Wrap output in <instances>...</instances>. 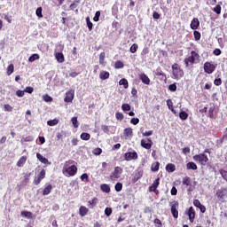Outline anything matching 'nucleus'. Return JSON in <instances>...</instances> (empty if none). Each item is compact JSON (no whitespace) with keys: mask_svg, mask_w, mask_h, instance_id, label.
<instances>
[{"mask_svg":"<svg viewBox=\"0 0 227 227\" xmlns=\"http://www.w3.org/2000/svg\"><path fill=\"white\" fill-rule=\"evenodd\" d=\"M73 164L74 160L65 162L62 168V173L65 176H75V175H77V167Z\"/></svg>","mask_w":227,"mask_h":227,"instance_id":"obj_1","label":"nucleus"},{"mask_svg":"<svg viewBox=\"0 0 227 227\" xmlns=\"http://www.w3.org/2000/svg\"><path fill=\"white\" fill-rule=\"evenodd\" d=\"M205 153H208V149H206L204 151V153L194 155L192 157L193 160L195 162H198L201 166H207V162H208V156H207V154H205Z\"/></svg>","mask_w":227,"mask_h":227,"instance_id":"obj_2","label":"nucleus"},{"mask_svg":"<svg viewBox=\"0 0 227 227\" xmlns=\"http://www.w3.org/2000/svg\"><path fill=\"white\" fill-rule=\"evenodd\" d=\"M172 75L174 79H182L184 77V70L180 67L177 63L172 65Z\"/></svg>","mask_w":227,"mask_h":227,"instance_id":"obj_3","label":"nucleus"},{"mask_svg":"<svg viewBox=\"0 0 227 227\" xmlns=\"http://www.w3.org/2000/svg\"><path fill=\"white\" fill-rule=\"evenodd\" d=\"M196 59H200V54H198V52L192 51L191 52V56L184 59V63H185L186 67H189V65H194V61H196Z\"/></svg>","mask_w":227,"mask_h":227,"instance_id":"obj_4","label":"nucleus"},{"mask_svg":"<svg viewBox=\"0 0 227 227\" xmlns=\"http://www.w3.org/2000/svg\"><path fill=\"white\" fill-rule=\"evenodd\" d=\"M171 214L174 219H178V201L174 200L170 202Z\"/></svg>","mask_w":227,"mask_h":227,"instance_id":"obj_5","label":"nucleus"},{"mask_svg":"<svg viewBox=\"0 0 227 227\" xmlns=\"http://www.w3.org/2000/svg\"><path fill=\"white\" fill-rule=\"evenodd\" d=\"M215 71V65H214L211 62H205L204 64V72H206V74H214V72Z\"/></svg>","mask_w":227,"mask_h":227,"instance_id":"obj_6","label":"nucleus"},{"mask_svg":"<svg viewBox=\"0 0 227 227\" xmlns=\"http://www.w3.org/2000/svg\"><path fill=\"white\" fill-rule=\"evenodd\" d=\"M140 145L142 148H145V150H150L152 146H153V141H152V138H147V140L142 139Z\"/></svg>","mask_w":227,"mask_h":227,"instance_id":"obj_7","label":"nucleus"},{"mask_svg":"<svg viewBox=\"0 0 227 227\" xmlns=\"http://www.w3.org/2000/svg\"><path fill=\"white\" fill-rule=\"evenodd\" d=\"M120 175H121V168L115 167L114 171L110 175V179L114 181L120 178Z\"/></svg>","mask_w":227,"mask_h":227,"instance_id":"obj_8","label":"nucleus"},{"mask_svg":"<svg viewBox=\"0 0 227 227\" xmlns=\"http://www.w3.org/2000/svg\"><path fill=\"white\" fill-rule=\"evenodd\" d=\"M160 184V178H157L154 180V182L153 183V184L149 187V192H155V194H157L159 192V191H157V187H159Z\"/></svg>","mask_w":227,"mask_h":227,"instance_id":"obj_9","label":"nucleus"},{"mask_svg":"<svg viewBox=\"0 0 227 227\" xmlns=\"http://www.w3.org/2000/svg\"><path fill=\"white\" fill-rule=\"evenodd\" d=\"M75 95V91L74 90H70L66 92V97L64 98V102L70 103L74 100V97Z\"/></svg>","mask_w":227,"mask_h":227,"instance_id":"obj_10","label":"nucleus"},{"mask_svg":"<svg viewBox=\"0 0 227 227\" xmlns=\"http://www.w3.org/2000/svg\"><path fill=\"white\" fill-rule=\"evenodd\" d=\"M138 77L144 84L150 85V78L145 73L140 74Z\"/></svg>","mask_w":227,"mask_h":227,"instance_id":"obj_11","label":"nucleus"},{"mask_svg":"<svg viewBox=\"0 0 227 227\" xmlns=\"http://www.w3.org/2000/svg\"><path fill=\"white\" fill-rule=\"evenodd\" d=\"M188 216H189L190 223H194V219L196 217V211H194V208H192V207H191L188 209Z\"/></svg>","mask_w":227,"mask_h":227,"instance_id":"obj_12","label":"nucleus"},{"mask_svg":"<svg viewBox=\"0 0 227 227\" xmlns=\"http://www.w3.org/2000/svg\"><path fill=\"white\" fill-rule=\"evenodd\" d=\"M191 28L193 29V31H195V29H198V27H200V20H198V18H194L192 22H191Z\"/></svg>","mask_w":227,"mask_h":227,"instance_id":"obj_13","label":"nucleus"},{"mask_svg":"<svg viewBox=\"0 0 227 227\" xmlns=\"http://www.w3.org/2000/svg\"><path fill=\"white\" fill-rule=\"evenodd\" d=\"M36 158L38 159V160H40V162H42L43 164H49L51 165V162H49V160L45 157H43L42 154H40V153H36Z\"/></svg>","mask_w":227,"mask_h":227,"instance_id":"obj_14","label":"nucleus"},{"mask_svg":"<svg viewBox=\"0 0 227 227\" xmlns=\"http://www.w3.org/2000/svg\"><path fill=\"white\" fill-rule=\"evenodd\" d=\"M126 160H132V159H137V153H127L125 154Z\"/></svg>","mask_w":227,"mask_h":227,"instance_id":"obj_15","label":"nucleus"},{"mask_svg":"<svg viewBox=\"0 0 227 227\" xmlns=\"http://www.w3.org/2000/svg\"><path fill=\"white\" fill-rule=\"evenodd\" d=\"M88 212H90V209H88V207L82 206L79 208V214L81 215V217H84V215H88Z\"/></svg>","mask_w":227,"mask_h":227,"instance_id":"obj_16","label":"nucleus"},{"mask_svg":"<svg viewBox=\"0 0 227 227\" xmlns=\"http://www.w3.org/2000/svg\"><path fill=\"white\" fill-rule=\"evenodd\" d=\"M226 192H227V189H222V190H218L216 192V196L217 198H219L220 200H223V198H224L226 196Z\"/></svg>","mask_w":227,"mask_h":227,"instance_id":"obj_17","label":"nucleus"},{"mask_svg":"<svg viewBox=\"0 0 227 227\" xmlns=\"http://www.w3.org/2000/svg\"><path fill=\"white\" fill-rule=\"evenodd\" d=\"M176 170V167L175 166V164L173 163L167 164L166 171H168V173H175Z\"/></svg>","mask_w":227,"mask_h":227,"instance_id":"obj_18","label":"nucleus"},{"mask_svg":"<svg viewBox=\"0 0 227 227\" xmlns=\"http://www.w3.org/2000/svg\"><path fill=\"white\" fill-rule=\"evenodd\" d=\"M55 58H56L58 63H64V61H65V55H63L61 52H56Z\"/></svg>","mask_w":227,"mask_h":227,"instance_id":"obj_19","label":"nucleus"},{"mask_svg":"<svg viewBox=\"0 0 227 227\" xmlns=\"http://www.w3.org/2000/svg\"><path fill=\"white\" fill-rule=\"evenodd\" d=\"M26 160H27V157L22 156L21 158H20V160L16 163V166H18V168H22V166H24V164H26Z\"/></svg>","mask_w":227,"mask_h":227,"instance_id":"obj_20","label":"nucleus"},{"mask_svg":"<svg viewBox=\"0 0 227 227\" xmlns=\"http://www.w3.org/2000/svg\"><path fill=\"white\" fill-rule=\"evenodd\" d=\"M99 79H101L102 81H106V79H109V72L101 71L99 74Z\"/></svg>","mask_w":227,"mask_h":227,"instance_id":"obj_21","label":"nucleus"},{"mask_svg":"<svg viewBox=\"0 0 227 227\" xmlns=\"http://www.w3.org/2000/svg\"><path fill=\"white\" fill-rule=\"evenodd\" d=\"M100 189L103 192H106V193L111 192V187L109 186V184H103L100 185Z\"/></svg>","mask_w":227,"mask_h":227,"instance_id":"obj_22","label":"nucleus"},{"mask_svg":"<svg viewBox=\"0 0 227 227\" xmlns=\"http://www.w3.org/2000/svg\"><path fill=\"white\" fill-rule=\"evenodd\" d=\"M36 59H40V55L38 53H34L28 58L29 63H33L36 61Z\"/></svg>","mask_w":227,"mask_h":227,"instance_id":"obj_23","label":"nucleus"},{"mask_svg":"<svg viewBox=\"0 0 227 227\" xmlns=\"http://www.w3.org/2000/svg\"><path fill=\"white\" fill-rule=\"evenodd\" d=\"M142 177H143V171H137L135 173L133 182L136 183L137 182V180H139Z\"/></svg>","mask_w":227,"mask_h":227,"instance_id":"obj_24","label":"nucleus"},{"mask_svg":"<svg viewBox=\"0 0 227 227\" xmlns=\"http://www.w3.org/2000/svg\"><path fill=\"white\" fill-rule=\"evenodd\" d=\"M51 191H52V185L49 184L44 188V190L43 192V196H47V195L51 194Z\"/></svg>","mask_w":227,"mask_h":227,"instance_id":"obj_25","label":"nucleus"},{"mask_svg":"<svg viewBox=\"0 0 227 227\" xmlns=\"http://www.w3.org/2000/svg\"><path fill=\"white\" fill-rule=\"evenodd\" d=\"M120 86H123V88H125V90H127V88H129V81H127V79L122 78L120 80L119 82Z\"/></svg>","mask_w":227,"mask_h":227,"instance_id":"obj_26","label":"nucleus"},{"mask_svg":"<svg viewBox=\"0 0 227 227\" xmlns=\"http://www.w3.org/2000/svg\"><path fill=\"white\" fill-rule=\"evenodd\" d=\"M186 168H187V169H193V171H194V170L198 169V165H196V163L192 161V162H188L186 164Z\"/></svg>","mask_w":227,"mask_h":227,"instance_id":"obj_27","label":"nucleus"},{"mask_svg":"<svg viewBox=\"0 0 227 227\" xmlns=\"http://www.w3.org/2000/svg\"><path fill=\"white\" fill-rule=\"evenodd\" d=\"M81 139H82V141H90V138L91 137V135H90V133H82L80 136Z\"/></svg>","mask_w":227,"mask_h":227,"instance_id":"obj_28","label":"nucleus"},{"mask_svg":"<svg viewBox=\"0 0 227 227\" xmlns=\"http://www.w3.org/2000/svg\"><path fill=\"white\" fill-rule=\"evenodd\" d=\"M160 166V163H159V161L153 163L152 167H151L152 171H153V172L159 171Z\"/></svg>","mask_w":227,"mask_h":227,"instance_id":"obj_29","label":"nucleus"},{"mask_svg":"<svg viewBox=\"0 0 227 227\" xmlns=\"http://www.w3.org/2000/svg\"><path fill=\"white\" fill-rule=\"evenodd\" d=\"M179 118H180L181 120H183V121H185V120H187V119L189 118V114H187V113L184 112V111H181V112L179 113Z\"/></svg>","mask_w":227,"mask_h":227,"instance_id":"obj_30","label":"nucleus"},{"mask_svg":"<svg viewBox=\"0 0 227 227\" xmlns=\"http://www.w3.org/2000/svg\"><path fill=\"white\" fill-rule=\"evenodd\" d=\"M58 123H59V120L58 119H53L47 121V125H49V127H54L55 125H58Z\"/></svg>","mask_w":227,"mask_h":227,"instance_id":"obj_31","label":"nucleus"},{"mask_svg":"<svg viewBox=\"0 0 227 227\" xmlns=\"http://www.w3.org/2000/svg\"><path fill=\"white\" fill-rule=\"evenodd\" d=\"M124 136L126 137H132V128H126L124 129Z\"/></svg>","mask_w":227,"mask_h":227,"instance_id":"obj_32","label":"nucleus"},{"mask_svg":"<svg viewBox=\"0 0 227 227\" xmlns=\"http://www.w3.org/2000/svg\"><path fill=\"white\" fill-rule=\"evenodd\" d=\"M14 70H15V67H14L13 64H10L8 66L7 71H6L7 75H12V74H13Z\"/></svg>","mask_w":227,"mask_h":227,"instance_id":"obj_33","label":"nucleus"},{"mask_svg":"<svg viewBox=\"0 0 227 227\" xmlns=\"http://www.w3.org/2000/svg\"><path fill=\"white\" fill-rule=\"evenodd\" d=\"M137 49H139V46L137 43H133L129 48V51L131 54H135V52H137Z\"/></svg>","mask_w":227,"mask_h":227,"instance_id":"obj_34","label":"nucleus"},{"mask_svg":"<svg viewBox=\"0 0 227 227\" xmlns=\"http://www.w3.org/2000/svg\"><path fill=\"white\" fill-rule=\"evenodd\" d=\"M156 75L161 76L163 81H168V77L166 76V74H164L162 71L159 69L156 71Z\"/></svg>","mask_w":227,"mask_h":227,"instance_id":"obj_35","label":"nucleus"},{"mask_svg":"<svg viewBox=\"0 0 227 227\" xmlns=\"http://www.w3.org/2000/svg\"><path fill=\"white\" fill-rule=\"evenodd\" d=\"M106 52H101L99 55V65H105Z\"/></svg>","mask_w":227,"mask_h":227,"instance_id":"obj_36","label":"nucleus"},{"mask_svg":"<svg viewBox=\"0 0 227 227\" xmlns=\"http://www.w3.org/2000/svg\"><path fill=\"white\" fill-rule=\"evenodd\" d=\"M64 137H67V132L66 131H60L57 134V139H64Z\"/></svg>","mask_w":227,"mask_h":227,"instance_id":"obj_37","label":"nucleus"},{"mask_svg":"<svg viewBox=\"0 0 227 227\" xmlns=\"http://www.w3.org/2000/svg\"><path fill=\"white\" fill-rule=\"evenodd\" d=\"M167 106L168 109L172 111V113H175V109L173 108V101H171V99L167 100Z\"/></svg>","mask_w":227,"mask_h":227,"instance_id":"obj_38","label":"nucleus"},{"mask_svg":"<svg viewBox=\"0 0 227 227\" xmlns=\"http://www.w3.org/2000/svg\"><path fill=\"white\" fill-rule=\"evenodd\" d=\"M86 23L87 27H89V31H91V29H93V23L91 22V20H90V17L86 18Z\"/></svg>","mask_w":227,"mask_h":227,"instance_id":"obj_39","label":"nucleus"},{"mask_svg":"<svg viewBox=\"0 0 227 227\" xmlns=\"http://www.w3.org/2000/svg\"><path fill=\"white\" fill-rule=\"evenodd\" d=\"M72 124L74 125V129L79 127V121H77V117H73L71 119Z\"/></svg>","mask_w":227,"mask_h":227,"instance_id":"obj_40","label":"nucleus"},{"mask_svg":"<svg viewBox=\"0 0 227 227\" xmlns=\"http://www.w3.org/2000/svg\"><path fill=\"white\" fill-rule=\"evenodd\" d=\"M183 185H187L189 187V185H191V178L190 177H184L183 179Z\"/></svg>","mask_w":227,"mask_h":227,"instance_id":"obj_41","label":"nucleus"},{"mask_svg":"<svg viewBox=\"0 0 227 227\" xmlns=\"http://www.w3.org/2000/svg\"><path fill=\"white\" fill-rule=\"evenodd\" d=\"M121 189H123V184H121V183H117V184H115V191H116L117 192H121Z\"/></svg>","mask_w":227,"mask_h":227,"instance_id":"obj_42","label":"nucleus"},{"mask_svg":"<svg viewBox=\"0 0 227 227\" xmlns=\"http://www.w3.org/2000/svg\"><path fill=\"white\" fill-rule=\"evenodd\" d=\"M193 35H194V38H195L196 42H198L199 40L201 39V34L199 31L195 30L193 32Z\"/></svg>","mask_w":227,"mask_h":227,"instance_id":"obj_43","label":"nucleus"},{"mask_svg":"<svg viewBox=\"0 0 227 227\" xmlns=\"http://www.w3.org/2000/svg\"><path fill=\"white\" fill-rule=\"evenodd\" d=\"M21 215H24V217H27L28 219H30V217L33 215V213L29 211H22Z\"/></svg>","mask_w":227,"mask_h":227,"instance_id":"obj_44","label":"nucleus"},{"mask_svg":"<svg viewBox=\"0 0 227 227\" xmlns=\"http://www.w3.org/2000/svg\"><path fill=\"white\" fill-rule=\"evenodd\" d=\"M111 214H113V208L111 207H106L105 209V215L106 217H109L111 215Z\"/></svg>","mask_w":227,"mask_h":227,"instance_id":"obj_45","label":"nucleus"},{"mask_svg":"<svg viewBox=\"0 0 227 227\" xmlns=\"http://www.w3.org/2000/svg\"><path fill=\"white\" fill-rule=\"evenodd\" d=\"M4 111H7L8 113H12L13 111V107L10 106L9 104L4 106Z\"/></svg>","mask_w":227,"mask_h":227,"instance_id":"obj_46","label":"nucleus"},{"mask_svg":"<svg viewBox=\"0 0 227 227\" xmlns=\"http://www.w3.org/2000/svg\"><path fill=\"white\" fill-rule=\"evenodd\" d=\"M213 12L215 13H217V15H221V5L217 4L214 9Z\"/></svg>","mask_w":227,"mask_h":227,"instance_id":"obj_47","label":"nucleus"},{"mask_svg":"<svg viewBox=\"0 0 227 227\" xmlns=\"http://www.w3.org/2000/svg\"><path fill=\"white\" fill-rule=\"evenodd\" d=\"M35 14L37 15V17H39V19H42V17H43V14H42V7H38L36 9Z\"/></svg>","mask_w":227,"mask_h":227,"instance_id":"obj_48","label":"nucleus"},{"mask_svg":"<svg viewBox=\"0 0 227 227\" xmlns=\"http://www.w3.org/2000/svg\"><path fill=\"white\" fill-rule=\"evenodd\" d=\"M99 19H100V11H98L95 13L93 20H94V22H98Z\"/></svg>","mask_w":227,"mask_h":227,"instance_id":"obj_49","label":"nucleus"},{"mask_svg":"<svg viewBox=\"0 0 227 227\" xmlns=\"http://www.w3.org/2000/svg\"><path fill=\"white\" fill-rule=\"evenodd\" d=\"M43 99L44 102H52V98L47 94L43 96Z\"/></svg>","mask_w":227,"mask_h":227,"instance_id":"obj_50","label":"nucleus"},{"mask_svg":"<svg viewBox=\"0 0 227 227\" xmlns=\"http://www.w3.org/2000/svg\"><path fill=\"white\" fill-rule=\"evenodd\" d=\"M38 178L43 180L45 178V169H42L41 172L38 174Z\"/></svg>","mask_w":227,"mask_h":227,"instance_id":"obj_51","label":"nucleus"},{"mask_svg":"<svg viewBox=\"0 0 227 227\" xmlns=\"http://www.w3.org/2000/svg\"><path fill=\"white\" fill-rule=\"evenodd\" d=\"M214 84H215V86H221L223 84V80H221V78H216L214 81Z\"/></svg>","mask_w":227,"mask_h":227,"instance_id":"obj_52","label":"nucleus"},{"mask_svg":"<svg viewBox=\"0 0 227 227\" xmlns=\"http://www.w3.org/2000/svg\"><path fill=\"white\" fill-rule=\"evenodd\" d=\"M121 109H122V111H130V105H129V104H122Z\"/></svg>","mask_w":227,"mask_h":227,"instance_id":"obj_53","label":"nucleus"},{"mask_svg":"<svg viewBox=\"0 0 227 227\" xmlns=\"http://www.w3.org/2000/svg\"><path fill=\"white\" fill-rule=\"evenodd\" d=\"M124 65L121 62V60L116 61L115 62V68H123Z\"/></svg>","mask_w":227,"mask_h":227,"instance_id":"obj_54","label":"nucleus"},{"mask_svg":"<svg viewBox=\"0 0 227 227\" xmlns=\"http://www.w3.org/2000/svg\"><path fill=\"white\" fill-rule=\"evenodd\" d=\"M115 117H116V120H120V121L123 120V118H124L123 114H121L120 112H117L115 114Z\"/></svg>","mask_w":227,"mask_h":227,"instance_id":"obj_55","label":"nucleus"},{"mask_svg":"<svg viewBox=\"0 0 227 227\" xmlns=\"http://www.w3.org/2000/svg\"><path fill=\"white\" fill-rule=\"evenodd\" d=\"M101 129H102L103 132H105V134H109V126L102 125Z\"/></svg>","mask_w":227,"mask_h":227,"instance_id":"obj_56","label":"nucleus"},{"mask_svg":"<svg viewBox=\"0 0 227 227\" xmlns=\"http://www.w3.org/2000/svg\"><path fill=\"white\" fill-rule=\"evenodd\" d=\"M183 153L184 155H189V153H191V148L190 147H184L183 148Z\"/></svg>","mask_w":227,"mask_h":227,"instance_id":"obj_57","label":"nucleus"},{"mask_svg":"<svg viewBox=\"0 0 227 227\" xmlns=\"http://www.w3.org/2000/svg\"><path fill=\"white\" fill-rule=\"evenodd\" d=\"M25 93H33V91H35V89L33 87H26V89L24 90Z\"/></svg>","mask_w":227,"mask_h":227,"instance_id":"obj_58","label":"nucleus"},{"mask_svg":"<svg viewBox=\"0 0 227 227\" xmlns=\"http://www.w3.org/2000/svg\"><path fill=\"white\" fill-rule=\"evenodd\" d=\"M168 90L169 91H176V83L170 84Z\"/></svg>","mask_w":227,"mask_h":227,"instance_id":"obj_59","label":"nucleus"},{"mask_svg":"<svg viewBox=\"0 0 227 227\" xmlns=\"http://www.w3.org/2000/svg\"><path fill=\"white\" fill-rule=\"evenodd\" d=\"M79 4V1H75L74 3L71 4L70 10H75Z\"/></svg>","mask_w":227,"mask_h":227,"instance_id":"obj_60","label":"nucleus"},{"mask_svg":"<svg viewBox=\"0 0 227 227\" xmlns=\"http://www.w3.org/2000/svg\"><path fill=\"white\" fill-rule=\"evenodd\" d=\"M130 123H131L132 125H137V123H139V118H132V119L130 120Z\"/></svg>","mask_w":227,"mask_h":227,"instance_id":"obj_61","label":"nucleus"},{"mask_svg":"<svg viewBox=\"0 0 227 227\" xmlns=\"http://www.w3.org/2000/svg\"><path fill=\"white\" fill-rule=\"evenodd\" d=\"M193 205H194V207H197V208H200V206H202L201 202H200L199 200H193Z\"/></svg>","mask_w":227,"mask_h":227,"instance_id":"obj_62","label":"nucleus"},{"mask_svg":"<svg viewBox=\"0 0 227 227\" xmlns=\"http://www.w3.org/2000/svg\"><path fill=\"white\" fill-rule=\"evenodd\" d=\"M93 153H94V155H100V153H102V149L96 148L93 150Z\"/></svg>","mask_w":227,"mask_h":227,"instance_id":"obj_63","label":"nucleus"},{"mask_svg":"<svg viewBox=\"0 0 227 227\" xmlns=\"http://www.w3.org/2000/svg\"><path fill=\"white\" fill-rule=\"evenodd\" d=\"M220 174L223 176V178H224V180H227V171L226 170H221Z\"/></svg>","mask_w":227,"mask_h":227,"instance_id":"obj_64","label":"nucleus"}]
</instances>
